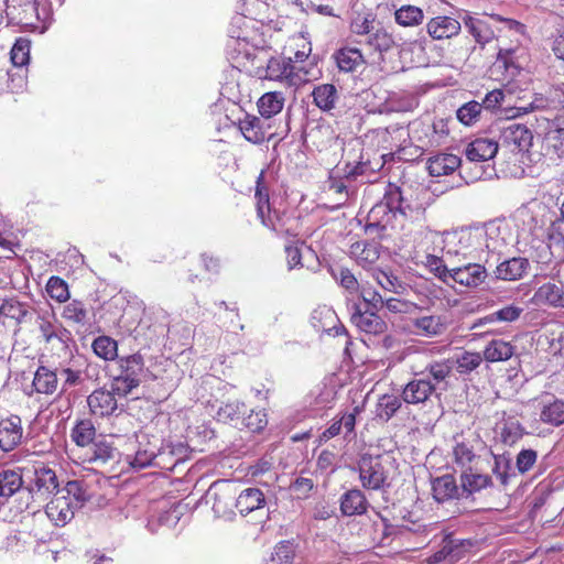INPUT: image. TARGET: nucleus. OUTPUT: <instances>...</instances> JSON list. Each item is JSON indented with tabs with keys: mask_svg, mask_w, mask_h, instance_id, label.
<instances>
[{
	"mask_svg": "<svg viewBox=\"0 0 564 564\" xmlns=\"http://www.w3.org/2000/svg\"><path fill=\"white\" fill-rule=\"evenodd\" d=\"M252 46L254 54L249 52V61L252 66L253 76L261 80L279 82L286 87L299 89L312 79H317L314 74L316 66L315 58L311 59L312 46L304 44L293 56L271 55L270 44L265 40L256 42L253 37Z\"/></svg>",
	"mask_w": 564,
	"mask_h": 564,
	"instance_id": "obj_1",
	"label": "nucleus"
},
{
	"mask_svg": "<svg viewBox=\"0 0 564 564\" xmlns=\"http://www.w3.org/2000/svg\"><path fill=\"white\" fill-rule=\"evenodd\" d=\"M463 23L467 32L474 37L480 46H485L494 39L498 37L502 31H509L517 35H523L525 25L521 22L503 18L499 14H469L463 18Z\"/></svg>",
	"mask_w": 564,
	"mask_h": 564,
	"instance_id": "obj_2",
	"label": "nucleus"
},
{
	"mask_svg": "<svg viewBox=\"0 0 564 564\" xmlns=\"http://www.w3.org/2000/svg\"><path fill=\"white\" fill-rule=\"evenodd\" d=\"M44 0H8L7 18L9 23L24 30L34 31L42 28L47 12L42 7Z\"/></svg>",
	"mask_w": 564,
	"mask_h": 564,
	"instance_id": "obj_3",
	"label": "nucleus"
},
{
	"mask_svg": "<svg viewBox=\"0 0 564 564\" xmlns=\"http://www.w3.org/2000/svg\"><path fill=\"white\" fill-rule=\"evenodd\" d=\"M119 373L115 377L116 390L121 395H128L141 383L144 372V358L140 352L122 356L117 359Z\"/></svg>",
	"mask_w": 564,
	"mask_h": 564,
	"instance_id": "obj_4",
	"label": "nucleus"
},
{
	"mask_svg": "<svg viewBox=\"0 0 564 564\" xmlns=\"http://www.w3.org/2000/svg\"><path fill=\"white\" fill-rule=\"evenodd\" d=\"M358 471L361 486L368 490L381 489L388 479L382 455L362 454L358 460Z\"/></svg>",
	"mask_w": 564,
	"mask_h": 564,
	"instance_id": "obj_5",
	"label": "nucleus"
},
{
	"mask_svg": "<svg viewBox=\"0 0 564 564\" xmlns=\"http://www.w3.org/2000/svg\"><path fill=\"white\" fill-rule=\"evenodd\" d=\"M332 58L339 73L354 74L366 68L368 62L362 51L349 43L334 51Z\"/></svg>",
	"mask_w": 564,
	"mask_h": 564,
	"instance_id": "obj_6",
	"label": "nucleus"
},
{
	"mask_svg": "<svg viewBox=\"0 0 564 564\" xmlns=\"http://www.w3.org/2000/svg\"><path fill=\"white\" fill-rule=\"evenodd\" d=\"M425 30L433 41H445L456 37L462 31V24L454 17L436 15L426 22Z\"/></svg>",
	"mask_w": 564,
	"mask_h": 564,
	"instance_id": "obj_7",
	"label": "nucleus"
},
{
	"mask_svg": "<svg viewBox=\"0 0 564 564\" xmlns=\"http://www.w3.org/2000/svg\"><path fill=\"white\" fill-rule=\"evenodd\" d=\"M464 552L463 541L447 534L443 539L440 550L423 561L422 564H455L463 557Z\"/></svg>",
	"mask_w": 564,
	"mask_h": 564,
	"instance_id": "obj_8",
	"label": "nucleus"
},
{
	"mask_svg": "<svg viewBox=\"0 0 564 564\" xmlns=\"http://www.w3.org/2000/svg\"><path fill=\"white\" fill-rule=\"evenodd\" d=\"M486 278V268L479 263L451 268L449 282L453 281L466 288H477L485 282Z\"/></svg>",
	"mask_w": 564,
	"mask_h": 564,
	"instance_id": "obj_9",
	"label": "nucleus"
},
{
	"mask_svg": "<svg viewBox=\"0 0 564 564\" xmlns=\"http://www.w3.org/2000/svg\"><path fill=\"white\" fill-rule=\"evenodd\" d=\"M531 302L536 306L564 307V286L562 282H545L540 285Z\"/></svg>",
	"mask_w": 564,
	"mask_h": 564,
	"instance_id": "obj_10",
	"label": "nucleus"
},
{
	"mask_svg": "<svg viewBox=\"0 0 564 564\" xmlns=\"http://www.w3.org/2000/svg\"><path fill=\"white\" fill-rule=\"evenodd\" d=\"M23 427L21 417L11 415L0 420V448L3 452L14 449L22 440Z\"/></svg>",
	"mask_w": 564,
	"mask_h": 564,
	"instance_id": "obj_11",
	"label": "nucleus"
},
{
	"mask_svg": "<svg viewBox=\"0 0 564 564\" xmlns=\"http://www.w3.org/2000/svg\"><path fill=\"white\" fill-rule=\"evenodd\" d=\"M87 404L90 413L98 417L112 415L118 409L115 394L104 388L94 390L87 398Z\"/></svg>",
	"mask_w": 564,
	"mask_h": 564,
	"instance_id": "obj_12",
	"label": "nucleus"
},
{
	"mask_svg": "<svg viewBox=\"0 0 564 564\" xmlns=\"http://www.w3.org/2000/svg\"><path fill=\"white\" fill-rule=\"evenodd\" d=\"M436 387L430 379H412L402 389V400L408 404L426 402L435 392Z\"/></svg>",
	"mask_w": 564,
	"mask_h": 564,
	"instance_id": "obj_13",
	"label": "nucleus"
},
{
	"mask_svg": "<svg viewBox=\"0 0 564 564\" xmlns=\"http://www.w3.org/2000/svg\"><path fill=\"white\" fill-rule=\"evenodd\" d=\"M429 193L424 188H404L402 215L411 219H417L425 213Z\"/></svg>",
	"mask_w": 564,
	"mask_h": 564,
	"instance_id": "obj_14",
	"label": "nucleus"
},
{
	"mask_svg": "<svg viewBox=\"0 0 564 564\" xmlns=\"http://www.w3.org/2000/svg\"><path fill=\"white\" fill-rule=\"evenodd\" d=\"M75 507L64 496L56 495L45 507V513L56 527H64L74 518Z\"/></svg>",
	"mask_w": 564,
	"mask_h": 564,
	"instance_id": "obj_15",
	"label": "nucleus"
},
{
	"mask_svg": "<svg viewBox=\"0 0 564 564\" xmlns=\"http://www.w3.org/2000/svg\"><path fill=\"white\" fill-rule=\"evenodd\" d=\"M351 323L361 332L369 335H381L388 329L387 323L376 312H361L356 306V312L351 315Z\"/></svg>",
	"mask_w": 564,
	"mask_h": 564,
	"instance_id": "obj_16",
	"label": "nucleus"
},
{
	"mask_svg": "<svg viewBox=\"0 0 564 564\" xmlns=\"http://www.w3.org/2000/svg\"><path fill=\"white\" fill-rule=\"evenodd\" d=\"M380 243L377 241H356L350 246V257L364 269L371 268L380 258Z\"/></svg>",
	"mask_w": 564,
	"mask_h": 564,
	"instance_id": "obj_17",
	"label": "nucleus"
},
{
	"mask_svg": "<svg viewBox=\"0 0 564 564\" xmlns=\"http://www.w3.org/2000/svg\"><path fill=\"white\" fill-rule=\"evenodd\" d=\"M394 216L393 212L379 202L368 213L365 232L381 238Z\"/></svg>",
	"mask_w": 564,
	"mask_h": 564,
	"instance_id": "obj_18",
	"label": "nucleus"
},
{
	"mask_svg": "<svg viewBox=\"0 0 564 564\" xmlns=\"http://www.w3.org/2000/svg\"><path fill=\"white\" fill-rule=\"evenodd\" d=\"M411 333L421 336L433 338L441 336L446 330V323L440 315H424L415 317L411 322Z\"/></svg>",
	"mask_w": 564,
	"mask_h": 564,
	"instance_id": "obj_19",
	"label": "nucleus"
},
{
	"mask_svg": "<svg viewBox=\"0 0 564 564\" xmlns=\"http://www.w3.org/2000/svg\"><path fill=\"white\" fill-rule=\"evenodd\" d=\"M33 489L41 495L53 494L58 488V479L53 468L44 463L33 465Z\"/></svg>",
	"mask_w": 564,
	"mask_h": 564,
	"instance_id": "obj_20",
	"label": "nucleus"
},
{
	"mask_svg": "<svg viewBox=\"0 0 564 564\" xmlns=\"http://www.w3.org/2000/svg\"><path fill=\"white\" fill-rule=\"evenodd\" d=\"M502 137L508 145L519 152L528 151L533 141L532 131L525 124L520 123H511L506 127Z\"/></svg>",
	"mask_w": 564,
	"mask_h": 564,
	"instance_id": "obj_21",
	"label": "nucleus"
},
{
	"mask_svg": "<svg viewBox=\"0 0 564 564\" xmlns=\"http://www.w3.org/2000/svg\"><path fill=\"white\" fill-rule=\"evenodd\" d=\"M540 421L552 426L564 424V400L549 395L540 402Z\"/></svg>",
	"mask_w": 564,
	"mask_h": 564,
	"instance_id": "obj_22",
	"label": "nucleus"
},
{
	"mask_svg": "<svg viewBox=\"0 0 564 564\" xmlns=\"http://www.w3.org/2000/svg\"><path fill=\"white\" fill-rule=\"evenodd\" d=\"M368 508V499L360 489H349L340 497V511L346 517L362 516Z\"/></svg>",
	"mask_w": 564,
	"mask_h": 564,
	"instance_id": "obj_23",
	"label": "nucleus"
},
{
	"mask_svg": "<svg viewBox=\"0 0 564 564\" xmlns=\"http://www.w3.org/2000/svg\"><path fill=\"white\" fill-rule=\"evenodd\" d=\"M517 347L502 338H494L488 341L482 350L484 360L490 364L509 360L516 354Z\"/></svg>",
	"mask_w": 564,
	"mask_h": 564,
	"instance_id": "obj_24",
	"label": "nucleus"
},
{
	"mask_svg": "<svg viewBox=\"0 0 564 564\" xmlns=\"http://www.w3.org/2000/svg\"><path fill=\"white\" fill-rule=\"evenodd\" d=\"M254 198L258 218L262 225L270 226L272 224L271 205L269 188L264 183V171H261L260 175L258 176Z\"/></svg>",
	"mask_w": 564,
	"mask_h": 564,
	"instance_id": "obj_25",
	"label": "nucleus"
},
{
	"mask_svg": "<svg viewBox=\"0 0 564 564\" xmlns=\"http://www.w3.org/2000/svg\"><path fill=\"white\" fill-rule=\"evenodd\" d=\"M311 96L313 98V104L324 112H330L334 110L339 99L336 86L328 83L315 86Z\"/></svg>",
	"mask_w": 564,
	"mask_h": 564,
	"instance_id": "obj_26",
	"label": "nucleus"
},
{
	"mask_svg": "<svg viewBox=\"0 0 564 564\" xmlns=\"http://www.w3.org/2000/svg\"><path fill=\"white\" fill-rule=\"evenodd\" d=\"M32 387L40 394H54L58 388L56 369L43 365L39 366L34 372Z\"/></svg>",
	"mask_w": 564,
	"mask_h": 564,
	"instance_id": "obj_27",
	"label": "nucleus"
},
{
	"mask_svg": "<svg viewBox=\"0 0 564 564\" xmlns=\"http://www.w3.org/2000/svg\"><path fill=\"white\" fill-rule=\"evenodd\" d=\"M530 267L529 260L522 257H513L501 263L496 268V276L500 280L516 281L527 273Z\"/></svg>",
	"mask_w": 564,
	"mask_h": 564,
	"instance_id": "obj_28",
	"label": "nucleus"
},
{
	"mask_svg": "<svg viewBox=\"0 0 564 564\" xmlns=\"http://www.w3.org/2000/svg\"><path fill=\"white\" fill-rule=\"evenodd\" d=\"M498 152V143L487 138H478L471 141L466 149L469 161L484 162L492 159Z\"/></svg>",
	"mask_w": 564,
	"mask_h": 564,
	"instance_id": "obj_29",
	"label": "nucleus"
},
{
	"mask_svg": "<svg viewBox=\"0 0 564 564\" xmlns=\"http://www.w3.org/2000/svg\"><path fill=\"white\" fill-rule=\"evenodd\" d=\"M459 156L451 153H438L427 160V171L432 176L452 174L460 165Z\"/></svg>",
	"mask_w": 564,
	"mask_h": 564,
	"instance_id": "obj_30",
	"label": "nucleus"
},
{
	"mask_svg": "<svg viewBox=\"0 0 564 564\" xmlns=\"http://www.w3.org/2000/svg\"><path fill=\"white\" fill-rule=\"evenodd\" d=\"M433 497L438 502L463 497L453 475H443L432 482Z\"/></svg>",
	"mask_w": 564,
	"mask_h": 564,
	"instance_id": "obj_31",
	"label": "nucleus"
},
{
	"mask_svg": "<svg viewBox=\"0 0 564 564\" xmlns=\"http://www.w3.org/2000/svg\"><path fill=\"white\" fill-rule=\"evenodd\" d=\"M431 531V524L423 523L419 520H404L403 523L397 528L386 524L384 534H399L400 536H405L408 533H413L419 538H422L421 542H425Z\"/></svg>",
	"mask_w": 564,
	"mask_h": 564,
	"instance_id": "obj_32",
	"label": "nucleus"
},
{
	"mask_svg": "<svg viewBox=\"0 0 564 564\" xmlns=\"http://www.w3.org/2000/svg\"><path fill=\"white\" fill-rule=\"evenodd\" d=\"M492 481L488 475L473 474L464 470L460 475L462 496L468 498L491 486Z\"/></svg>",
	"mask_w": 564,
	"mask_h": 564,
	"instance_id": "obj_33",
	"label": "nucleus"
},
{
	"mask_svg": "<svg viewBox=\"0 0 564 564\" xmlns=\"http://www.w3.org/2000/svg\"><path fill=\"white\" fill-rule=\"evenodd\" d=\"M285 98L281 91H270L263 94L258 102V109L262 117L271 118L283 109Z\"/></svg>",
	"mask_w": 564,
	"mask_h": 564,
	"instance_id": "obj_34",
	"label": "nucleus"
},
{
	"mask_svg": "<svg viewBox=\"0 0 564 564\" xmlns=\"http://www.w3.org/2000/svg\"><path fill=\"white\" fill-rule=\"evenodd\" d=\"M80 357L76 358L73 355L68 360H65L56 367V372L64 377V387H74L83 382L82 379V362Z\"/></svg>",
	"mask_w": 564,
	"mask_h": 564,
	"instance_id": "obj_35",
	"label": "nucleus"
},
{
	"mask_svg": "<svg viewBox=\"0 0 564 564\" xmlns=\"http://www.w3.org/2000/svg\"><path fill=\"white\" fill-rule=\"evenodd\" d=\"M23 486V476L20 469L0 470V497L9 498Z\"/></svg>",
	"mask_w": 564,
	"mask_h": 564,
	"instance_id": "obj_36",
	"label": "nucleus"
},
{
	"mask_svg": "<svg viewBox=\"0 0 564 564\" xmlns=\"http://www.w3.org/2000/svg\"><path fill=\"white\" fill-rule=\"evenodd\" d=\"M96 436V429L89 419H83L76 422L70 431L72 441L79 447L90 445Z\"/></svg>",
	"mask_w": 564,
	"mask_h": 564,
	"instance_id": "obj_37",
	"label": "nucleus"
},
{
	"mask_svg": "<svg viewBox=\"0 0 564 564\" xmlns=\"http://www.w3.org/2000/svg\"><path fill=\"white\" fill-rule=\"evenodd\" d=\"M94 354L105 361L118 359V341L110 336L100 335L91 343Z\"/></svg>",
	"mask_w": 564,
	"mask_h": 564,
	"instance_id": "obj_38",
	"label": "nucleus"
},
{
	"mask_svg": "<svg viewBox=\"0 0 564 564\" xmlns=\"http://www.w3.org/2000/svg\"><path fill=\"white\" fill-rule=\"evenodd\" d=\"M402 397L395 394H383L376 405V415L383 422H388L402 406Z\"/></svg>",
	"mask_w": 564,
	"mask_h": 564,
	"instance_id": "obj_39",
	"label": "nucleus"
},
{
	"mask_svg": "<svg viewBox=\"0 0 564 564\" xmlns=\"http://www.w3.org/2000/svg\"><path fill=\"white\" fill-rule=\"evenodd\" d=\"M394 20L401 26H417L424 20L423 10L415 6H402L394 12Z\"/></svg>",
	"mask_w": 564,
	"mask_h": 564,
	"instance_id": "obj_40",
	"label": "nucleus"
},
{
	"mask_svg": "<svg viewBox=\"0 0 564 564\" xmlns=\"http://www.w3.org/2000/svg\"><path fill=\"white\" fill-rule=\"evenodd\" d=\"M240 503L241 501L236 500L235 496L228 491L215 492L213 510L218 517H229L231 513L235 514V512L231 509L228 510L227 507L235 506L241 517H243V509L239 508Z\"/></svg>",
	"mask_w": 564,
	"mask_h": 564,
	"instance_id": "obj_41",
	"label": "nucleus"
},
{
	"mask_svg": "<svg viewBox=\"0 0 564 564\" xmlns=\"http://www.w3.org/2000/svg\"><path fill=\"white\" fill-rule=\"evenodd\" d=\"M366 44L376 52L384 53L394 45L393 36L383 28L373 29L366 37Z\"/></svg>",
	"mask_w": 564,
	"mask_h": 564,
	"instance_id": "obj_42",
	"label": "nucleus"
},
{
	"mask_svg": "<svg viewBox=\"0 0 564 564\" xmlns=\"http://www.w3.org/2000/svg\"><path fill=\"white\" fill-rule=\"evenodd\" d=\"M482 360V354L466 350L456 357L453 366L455 365L456 371L459 375H469L481 365Z\"/></svg>",
	"mask_w": 564,
	"mask_h": 564,
	"instance_id": "obj_43",
	"label": "nucleus"
},
{
	"mask_svg": "<svg viewBox=\"0 0 564 564\" xmlns=\"http://www.w3.org/2000/svg\"><path fill=\"white\" fill-rule=\"evenodd\" d=\"M57 494L69 500L75 509L82 507L88 499L87 491L84 488L83 482L79 480L67 481L65 487L61 491H57Z\"/></svg>",
	"mask_w": 564,
	"mask_h": 564,
	"instance_id": "obj_44",
	"label": "nucleus"
},
{
	"mask_svg": "<svg viewBox=\"0 0 564 564\" xmlns=\"http://www.w3.org/2000/svg\"><path fill=\"white\" fill-rule=\"evenodd\" d=\"M62 317L73 324L85 325L88 321V310L79 300H73L64 306Z\"/></svg>",
	"mask_w": 564,
	"mask_h": 564,
	"instance_id": "obj_45",
	"label": "nucleus"
},
{
	"mask_svg": "<svg viewBox=\"0 0 564 564\" xmlns=\"http://www.w3.org/2000/svg\"><path fill=\"white\" fill-rule=\"evenodd\" d=\"M403 195L404 188H401L395 184L389 183L386 187L383 198L380 203L394 214L400 213L402 215Z\"/></svg>",
	"mask_w": 564,
	"mask_h": 564,
	"instance_id": "obj_46",
	"label": "nucleus"
},
{
	"mask_svg": "<svg viewBox=\"0 0 564 564\" xmlns=\"http://www.w3.org/2000/svg\"><path fill=\"white\" fill-rule=\"evenodd\" d=\"M454 460L464 470H470L477 458L474 446L468 442L457 443L453 449Z\"/></svg>",
	"mask_w": 564,
	"mask_h": 564,
	"instance_id": "obj_47",
	"label": "nucleus"
},
{
	"mask_svg": "<svg viewBox=\"0 0 564 564\" xmlns=\"http://www.w3.org/2000/svg\"><path fill=\"white\" fill-rule=\"evenodd\" d=\"M304 251L308 253L312 252V250L304 242L300 241H293L284 247L285 259L289 270L302 268L304 265L302 263Z\"/></svg>",
	"mask_w": 564,
	"mask_h": 564,
	"instance_id": "obj_48",
	"label": "nucleus"
},
{
	"mask_svg": "<svg viewBox=\"0 0 564 564\" xmlns=\"http://www.w3.org/2000/svg\"><path fill=\"white\" fill-rule=\"evenodd\" d=\"M295 557V549L292 542L281 541L271 554L268 564H292Z\"/></svg>",
	"mask_w": 564,
	"mask_h": 564,
	"instance_id": "obj_49",
	"label": "nucleus"
},
{
	"mask_svg": "<svg viewBox=\"0 0 564 564\" xmlns=\"http://www.w3.org/2000/svg\"><path fill=\"white\" fill-rule=\"evenodd\" d=\"M46 292L52 300L65 303L69 300L68 284L59 276L53 275L46 283Z\"/></svg>",
	"mask_w": 564,
	"mask_h": 564,
	"instance_id": "obj_50",
	"label": "nucleus"
},
{
	"mask_svg": "<svg viewBox=\"0 0 564 564\" xmlns=\"http://www.w3.org/2000/svg\"><path fill=\"white\" fill-rule=\"evenodd\" d=\"M481 110V104L468 101L457 109L456 117L464 126H473L479 120Z\"/></svg>",
	"mask_w": 564,
	"mask_h": 564,
	"instance_id": "obj_51",
	"label": "nucleus"
},
{
	"mask_svg": "<svg viewBox=\"0 0 564 564\" xmlns=\"http://www.w3.org/2000/svg\"><path fill=\"white\" fill-rule=\"evenodd\" d=\"M375 18L370 13H357L349 22V31L358 36H367L371 33Z\"/></svg>",
	"mask_w": 564,
	"mask_h": 564,
	"instance_id": "obj_52",
	"label": "nucleus"
},
{
	"mask_svg": "<svg viewBox=\"0 0 564 564\" xmlns=\"http://www.w3.org/2000/svg\"><path fill=\"white\" fill-rule=\"evenodd\" d=\"M31 42L25 37H18L11 48L10 55L13 65L24 66L30 59Z\"/></svg>",
	"mask_w": 564,
	"mask_h": 564,
	"instance_id": "obj_53",
	"label": "nucleus"
},
{
	"mask_svg": "<svg viewBox=\"0 0 564 564\" xmlns=\"http://www.w3.org/2000/svg\"><path fill=\"white\" fill-rule=\"evenodd\" d=\"M545 144L549 153L557 156H564V128L550 130L545 135Z\"/></svg>",
	"mask_w": 564,
	"mask_h": 564,
	"instance_id": "obj_54",
	"label": "nucleus"
},
{
	"mask_svg": "<svg viewBox=\"0 0 564 564\" xmlns=\"http://www.w3.org/2000/svg\"><path fill=\"white\" fill-rule=\"evenodd\" d=\"M373 278L376 282L386 291L392 293H401L404 290L402 282L392 272L377 270L373 273Z\"/></svg>",
	"mask_w": 564,
	"mask_h": 564,
	"instance_id": "obj_55",
	"label": "nucleus"
},
{
	"mask_svg": "<svg viewBox=\"0 0 564 564\" xmlns=\"http://www.w3.org/2000/svg\"><path fill=\"white\" fill-rule=\"evenodd\" d=\"M521 312H522V310L520 307L514 306V305H508V306H505V307L485 316L484 318H481L479 321V323L480 324L494 323L497 321L513 322L520 316Z\"/></svg>",
	"mask_w": 564,
	"mask_h": 564,
	"instance_id": "obj_56",
	"label": "nucleus"
},
{
	"mask_svg": "<svg viewBox=\"0 0 564 564\" xmlns=\"http://www.w3.org/2000/svg\"><path fill=\"white\" fill-rule=\"evenodd\" d=\"M118 452L112 444L100 441L94 444L93 457L90 462L106 464L110 460H113L117 456Z\"/></svg>",
	"mask_w": 564,
	"mask_h": 564,
	"instance_id": "obj_57",
	"label": "nucleus"
},
{
	"mask_svg": "<svg viewBox=\"0 0 564 564\" xmlns=\"http://www.w3.org/2000/svg\"><path fill=\"white\" fill-rule=\"evenodd\" d=\"M453 367L451 359H443L429 364L426 370L436 382H441L445 381L451 376Z\"/></svg>",
	"mask_w": 564,
	"mask_h": 564,
	"instance_id": "obj_58",
	"label": "nucleus"
},
{
	"mask_svg": "<svg viewBox=\"0 0 564 564\" xmlns=\"http://www.w3.org/2000/svg\"><path fill=\"white\" fill-rule=\"evenodd\" d=\"M383 307L392 314L409 315L416 310V304L398 297H388L383 300Z\"/></svg>",
	"mask_w": 564,
	"mask_h": 564,
	"instance_id": "obj_59",
	"label": "nucleus"
},
{
	"mask_svg": "<svg viewBox=\"0 0 564 564\" xmlns=\"http://www.w3.org/2000/svg\"><path fill=\"white\" fill-rule=\"evenodd\" d=\"M240 6H237V12L231 18L229 34L231 37L237 40H245L243 26L246 25V15L243 12L245 0H239Z\"/></svg>",
	"mask_w": 564,
	"mask_h": 564,
	"instance_id": "obj_60",
	"label": "nucleus"
},
{
	"mask_svg": "<svg viewBox=\"0 0 564 564\" xmlns=\"http://www.w3.org/2000/svg\"><path fill=\"white\" fill-rule=\"evenodd\" d=\"M549 247L564 252V220L553 221L547 232Z\"/></svg>",
	"mask_w": 564,
	"mask_h": 564,
	"instance_id": "obj_61",
	"label": "nucleus"
},
{
	"mask_svg": "<svg viewBox=\"0 0 564 564\" xmlns=\"http://www.w3.org/2000/svg\"><path fill=\"white\" fill-rule=\"evenodd\" d=\"M26 311L23 308L21 303L14 300H3L1 303V317L14 319L21 322L25 316Z\"/></svg>",
	"mask_w": 564,
	"mask_h": 564,
	"instance_id": "obj_62",
	"label": "nucleus"
},
{
	"mask_svg": "<svg viewBox=\"0 0 564 564\" xmlns=\"http://www.w3.org/2000/svg\"><path fill=\"white\" fill-rule=\"evenodd\" d=\"M426 265L443 282L449 283L451 269L446 267L443 259L436 256H427Z\"/></svg>",
	"mask_w": 564,
	"mask_h": 564,
	"instance_id": "obj_63",
	"label": "nucleus"
},
{
	"mask_svg": "<svg viewBox=\"0 0 564 564\" xmlns=\"http://www.w3.org/2000/svg\"><path fill=\"white\" fill-rule=\"evenodd\" d=\"M538 454L534 449H522L517 455V468L519 473L525 474L536 463Z\"/></svg>",
	"mask_w": 564,
	"mask_h": 564,
	"instance_id": "obj_64",
	"label": "nucleus"
}]
</instances>
